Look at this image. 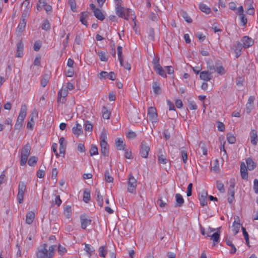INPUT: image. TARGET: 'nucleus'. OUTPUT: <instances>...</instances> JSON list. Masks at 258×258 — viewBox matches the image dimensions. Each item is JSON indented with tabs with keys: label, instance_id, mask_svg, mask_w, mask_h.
<instances>
[{
	"label": "nucleus",
	"instance_id": "nucleus-56",
	"mask_svg": "<svg viewBox=\"0 0 258 258\" xmlns=\"http://www.w3.org/2000/svg\"><path fill=\"white\" fill-rule=\"evenodd\" d=\"M117 55H118V58L119 62H121L122 61V47L120 46H118L117 47Z\"/></svg>",
	"mask_w": 258,
	"mask_h": 258
},
{
	"label": "nucleus",
	"instance_id": "nucleus-30",
	"mask_svg": "<svg viewBox=\"0 0 258 258\" xmlns=\"http://www.w3.org/2000/svg\"><path fill=\"white\" fill-rule=\"evenodd\" d=\"M95 195L97 196L96 201L98 205L100 207H102L103 204V199L102 196L100 195V191L98 189H96L95 191Z\"/></svg>",
	"mask_w": 258,
	"mask_h": 258
},
{
	"label": "nucleus",
	"instance_id": "nucleus-5",
	"mask_svg": "<svg viewBox=\"0 0 258 258\" xmlns=\"http://www.w3.org/2000/svg\"><path fill=\"white\" fill-rule=\"evenodd\" d=\"M150 150L149 144L145 141L141 142L140 146V154L142 157L147 158Z\"/></svg>",
	"mask_w": 258,
	"mask_h": 258
},
{
	"label": "nucleus",
	"instance_id": "nucleus-33",
	"mask_svg": "<svg viewBox=\"0 0 258 258\" xmlns=\"http://www.w3.org/2000/svg\"><path fill=\"white\" fill-rule=\"evenodd\" d=\"M115 145L118 150H124V146L125 144L123 143L122 140L117 138L115 141Z\"/></svg>",
	"mask_w": 258,
	"mask_h": 258
},
{
	"label": "nucleus",
	"instance_id": "nucleus-11",
	"mask_svg": "<svg viewBox=\"0 0 258 258\" xmlns=\"http://www.w3.org/2000/svg\"><path fill=\"white\" fill-rule=\"evenodd\" d=\"M68 94V89L63 88L60 89L58 92L57 101L61 103L62 104L64 103L66 101V97L67 96Z\"/></svg>",
	"mask_w": 258,
	"mask_h": 258
},
{
	"label": "nucleus",
	"instance_id": "nucleus-1",
	"mask_svg": "<svg viewBox=\"0 0 258 258\" xmlns=\"http://www.w3.org/2000/svg\"><path fill=\"white\" fill-rule=\"evenodd\" d=\"M107 138L106 132L105 130L102 131L100 137V145L101 154L105 157L109 155V147L106 141Z\"/></svg>",
	"mask_w": 258,
	"mask_h": 258
},
{
	"label": "nucleus",
	"instance_id": "nucleus-29",
	"mask_svg": "<svg viewBox=\"0 0 258 258\" xmlns=\"http://www.w3.org/2000/svg\"><path fill=\"white\" fill-rule=\"evenodd\" d=\"M246 163L247 164V169L249 170H252L255 167V164L252 159L248 158L246 160Z\"/></svg>",
	"mask_w": 258,
	"mask_h": 258
},
{
	"label": "nucleus",
	"instance_id": "nucleus-36",
	"mask_svg": "<svg viewBox=\"0 0 258 258\" xmlns=\"http://www.w3.org/2000/svg\"><path fill=\"white\" fill-rule=\"evenodd\" d=\"M49 79V76L48 74H45L43 75L41 79V85L43 87H45Z\"/></svg>",
	"mask_w": 258,
	"mask_h": 258
},
{
	"label": "nucleus",
	"instance_id": "nucleus-24",
	"mask_svg": "<svg viewBox=\"0 0 258 258\" xmlns=\"http://www.w3.org/2000/svg\"><path fill=\"white\" fill-rule=\"evenodd\" d=\"M37 115L36 112H32L30 114V120L28 122L27 124V127L30 129H33L34 125V117L36 115Z\"/></svg>",
	"mask_w": 258,
	"mask_h": 258
},
{
	"label": "nucleus",
	"instance_id": "nucleus-45",
	"mask_svg": "<svg viewBox=\"0 0 258 258\" xmlns=\"http://www.w3.org/2000/svg\"><path fill=\"white\" fill-rule=\"evenodd\" d=\"M105 246H101L99 247L98 252L100 256L105 257L107 253V250L105 249Z\"/></svg>",
	"mask_w": 258,
	"mask_h": 258
},
{
	"label": "nucleus",
	"instance_id": "nucleus-21",
	"mask_svg": "<svg viewBox=\"0 0 258 258\" xmlns=\"http://www.w3.org/2000/svg\"><path fill=\"white\" fill-rule=\"evenodd\" d=\"M240 174L241 178L243 179H246L248 178L247 169L244 162L240 164Z\"/></svg>",
	"mask_w": 258,
	"mask_h": 258
},
{
	"label": "nucleus",
	"instance_id": "nucleus-19",
	"mask_svg": "<svg viewBox=\"0 0 258 258\" xmlns=\"http://www.w3.org/2000/svg\"><path fill=\"white\" fill-rule=\"evenodd\" d=\"M207 192L205 191H203L199 194V200L200 201V205L203 207L207 205Z\"/></svg>",
	"mask_w": 258,
	"mask_h": 258
},
{
	"label": "nucleus",
	"instance_id": "nucleus-31",
	"mask_svg": "<svg viewBox=\"0 0 258 258\" xmlns=\"http://www.w3.org/2000/svg\"><path fill=\"white\" fill-rule=\"evenodd\" d=\"M94 16L99 20L103 21L104 19V16L102 12L99 9H96L93 12Z\"/></svg>",
	"mask_w": 258,
	"mask_h": 258
},
{
	"label": "nucleus",
	"instance_id": "nucleus-42",
	"mask_svg": "<svg viewBox=\"0 0 258 258\" xmlns=\"http://www.w3.org/2000/svg\"><path fill=\"white\" fill-rule=\"evenodd\" d=\"M98 55L101 61H107L108 60V57L107 56L106 53L105 51H99L98 52Z\"/></svg>",
	"mask_w": 258,
	"mask_h": 258
},
{
	"label": "nucleus",
	"instance_id": "nucleus-3",
	"mask_svg": "<svg viewBox=\"0 0 258 258\" xmlns=\"http://www.w3.org/2000/svg\"><path fill=\"white\" fill-rule=\"evenodd\" d=\"M31 149V147L28 143L22 147L20 161L21 166H24L26 164L30 154Z\"/></svg>",
	"mask_w": 258,
	"mask_h": 258
},
{
	"label": "nucleus",
	"instance_id": "nucleus-52",
	"mask_svg": "<svg viewBox=\"0 0 258 258\" xmlns=\"http://www.w3.org/2000/svg\"><path fill=\"white\" fill-rule=\"evenodd\" d=\"M90 153L91 156L98 154V148L95 145H92L91 146Z\"/></svg>",
	"mask_w": 258,
	"mask_h": 258
},
{
	"label": "nucleus",
	"instance_id": "nucleus-55",
	"mask_svg": "<svg viewBox=\"0 0 258 258\" xmlns=\"http://www.w3.org/2000/svg\"><path fill=\"white\" fill-rule=\"evenodd\" d=\"M181 156L184 163H186L187 160V153L185 150H182L181 151Z\"/></svg>",
	"mask_w": 258,
	"mask_h": 258
},
{
	"label": "nucleus",
	"instance_id": "nucleus-18",
	"mask_svg": "<svg viewBox=\"0 0 258 258\" xmlns=\"http://www.w3.org/2000/svg\"><path fill=\"white\" fill-rule=\"evenodd\" d=\"M64 141H65V140L63 137H61L59 140V155H60V156L62 155L63 157L64 156V154H65V152H66V146H67V144H66V143H65Z\"/></svg>",
	"mask_w": 258,
	"mask_h": 258
},
{
	"label": "nucleus",
	"instance_id": "nucleus-22",
	"mask_svg": "<svg viewBox=\"0 0 258 258\" xmlns=\"http://www.w3.org/2000/svg\"><path fill=\"white\" fill-rule=\"evenodd\" d=\"M176 203L175 204V207H181L184 203V199L182 196L179 194H176L175 195Z\"/></svg>",
	"mask_w": 258,
	"mask_h": 258
},
{
	"label": "nucleus",
	"instance_id": "nucleus-2",
	"mask_svg": "<svg viewBox=\"0 0 258 258\" xmlns=\"http://www.w3.org/2000/svg\"><path fill=\"white\" fill-rule=\"evenodd\" d=\"M27 107L25 104L21 106L20 111L17 118L16 124H15V129L19 130L22 126L24 120L26 116Z\"/></svg>",
	"mask_w": 258,
	"mask_h": 258
},
{
	"label": "nucleus",
	"instance_id": "nucleus-17",
	"mask_svg": "<svg viewBox=\"0 0 258 258\" xmlns=\"http://www.w3.org/2000/svg\"><path fill=\"white\" fill-rule=\"evenodd\" d=\"M27 17H23V15H21V19L20 20V23L18 24V26L17 28V31L19 33H21L25 29L26 25V18Z\"/></svg>",
	"mask_w": 258,
	"mask_h": 258
},
{
	"label": "nucleus",
	"instance_id": "nucleus-6",
	"mask_svg": "<svg viewBox=\"0 0 258 258\" xmlns=\"http://www.w3.org/2000/svg\"><path fill=\"white\" fill-rule=\"evenodd\" d=\"M26 185L23 182H20L18 186V193L17 195V199L20 204L23 202L24 192L26 190Z\"/></svg>",
	"mask_w": 258,
	"mask_h": 258
},
{
	"label": "nucleus",
	"instance_id": "nucleus-50",
	"mask_svg": "<svg viewBox=\"0 0 258 258\" xmlns=\"http://www.w3.org/2000/svg\"><path fill=\"white\" fill-rule=\"evenodd\" d=\"M41 28L43 30L47 31L50 29V26L49 22L48 20H45L43 21L42 25Z\"/></svg>",
	"mask_w": 258,
	"mask_h": 258
},
{
	"label": "nucleus",
	"instance_id": "nucleus-58",
	"mask_svg": "<svg viewBox=\"0 0 258 258\" xmlns=\"http://www.w3.org/2000/svg\"><path fill=\"white\" fill-rule=\"evenodd\" d=\"M67 250L66 247H64V246H62L60 245H58V253H59V254L62 255L63 254H64L65 253L67 252Z\"/></svg>",
	"mask_w": 258,
	"mask_h": 258
},
{
	"label": "nucleus",
	"instance_id": "nucleus-51",
	"mask_svg": "<svg viewBox=\"0 0 258 258\" xmlns=\"http://www.w3.org/2000/svg\"><path fill=\"white\" fill-rule=\"evenodd\" d=\"M148 37L150 40L153 41L155 40V32L153 28H150L148 29Z\"/></svg>",
	"mask_w": 258,
	"mask_h": 258
},
{
	"label": "nucleus",
	"instance_id": "nucleus-25",
	"mask_svg": "<svg viewBox=\"0 0 258 258\" xmlns=\"http://www.w3.org/2000/svg\"><path fill=\"white\" fill-rule=\"evenodd\" d=\"M220 228H221L220 227L217 228V231L216 232H214L212 235H208V236L211 237V239L213 240V241L215 243H217L219 242L220 232V231H219V230Z\"/></svg>",
	"mask_w": 258,
	"mask_h": 258
},
{
	"label": "nucleus",
	"instance_id": "nucleus-39",
	"mask_svg": "<svg viewBox=\"0 0 258 258\" xmlns=\"http://www.w3.org/2000/svg\"><path fill=\"white\" fill-rule=\"evenodd\" d=\"M63 214L67 218H70L72 215V209L70 206L67 205L64 207Z\"/></svg>",
	"mask_w": 258,
	"mask_h": 258
},
{
	"label": "nucleus",
	"instance_id": "nucleus-61",
	"mask_svg": "<svg viewBox=\"0 0 258 258\" xmlns=\"http://www.w3.org/2000/svg\"><path fill=\"white\" fill-rule=\"evenodd\" d=\"M200 147L201 148L202 151V152H203V155H207V150L206 149V147L205 145V144L203 142H200Z\"/></svg>",
	"mask_w": 258,
	"mask_h": 258
},
{
	"label": "nucleus",
	"instance_id": "nucleus-9",
	"mask_svg": "<svg viewBox=\"0 0 258 258\" xmlns=\"http://www.w3.org/2000/svg\"><path fill=\"white\" fill-rule=\"evenodd\" d=\"M30 0H25L22 4V6L25 7L22 15L23 17H28L29 16L30 12L32 8V5L30 4Z\"/></svg>",
	"mask_w": 258,
	"mask_h": 258
},
{
	"label": "nucleus",
	"instance_id": "nucleus-63",
	"mask_svg": "<svg viewBox=\"0 0 258 258\" xmlns=\"http://www.w3.org/2000/svg\"><path fill=\"white\" fill-rule=\"evenodd\" d=\"M41 46V42L40 41H36L34 44V47H33L34 50L35 51H38V50H40Z\"/></svg>",
	"mask_w": 258,
	"mask_h": 258
},
{
	"label": "nucleus",
	"instance_id": "nucleus-20",
	"mask_svg": "<svg viewBox=\"0 0 258 258\" xmlns=\"http://www.w3.org/2000/svg\"><path fill=\"white\" fill-rule=\"evenodd\" d=\"M200 78L205 81H209L212 79L213 76L212 73H210L209 71H203L200 73Z\"/></svg>",
	"mask_w": 258,
	"mask_h": 258
},
{
	"label": "nucleus",
	"instance_id": "nucleus-49",
	"mask_svg": "<svg viewBox=\"0 0 258 258\" xmlns=\"http://www.w3.org/2000/svg\"><path fill=\"white\" fill-rule=\"evenodd\" d=\"M87 16V14L86 12H82L81 13V15L80 16V21L83 25H86V26L87 25V22L85 20Z\"/></svg>",
	"mask_w": 258,
	"mask_h": 258
},
{
	"label": "nucleus",
	"instance_id": "nucleus-62",
	"mask_svg": "<svg viewBox=\"0 0 258 258\" xmlns=\"http://www.w3.org/2000/svg\"><path fill=\"white\" fill-rule=\"evenodd\" d=\"M215 71H216L217 72V73H218L220 75H223V74H224L225 69L223 66H220L217 67L215 69Z\"/></svg>",
	"mask_w": 258,
	"mask_h": 258
},
{
	"label": "nucleus",
	"instance_id": "nucleus-28",
	"mask_svg": "<svg viewBox=\"0 0 258 258\" xmlns=\"http://www.w3.org/2000/svg\"><path fill=\"white\" fill-rule=\"evenodd\" d=\"M35 217V214L33 212L30 211L27 213L26 215V222L28 224L32 223Z\"/></svg>",
	"mask_w": 258,
	"mask_h": 258
},
{
	"label": "nucleus",
	"instance_id": "nucleus-23",
	"mask_svg": "<svg viewBox=\"0 0 258 258\" xmlns=\"http://www.w3.org/2000/svg\"><path fill=\"white\" fill-rule=\"evenodd\" d=\"M250 142L253 145H256L257 142V132L255 130H252L250 132Z\"/></svg>",
	"mask_w": 258,
	"mask_h": 258
},
{
	"label": "nucleus",
	"instance_id": "nucleus-41",
	"mask_svg": "<svg viewBox=\"0 0 258 258\" xmlns=\"http://www.w3.org/2000/svg\"><path fill=\"white\" fill-rule=\"evenodd\" d=\"M102 116L104 119H108L110 117V112L107 110L105 107H103L102 109Z\"/></svg>",
	"mask_w": 258,
	"mask_h": 258
},
{
	"label": "nucleus",
	"instance_id": "nucleus-32",
	"mask_svg": "<svg viewBox=\"0 0 258 258\" xmlns=\"http://www.w3.org/2000/svg\"><path fill=\"white\" fill-rule=\"evenodd\" d=\"M154 70L156 72V73L158 74L160 76L163 78H166L167 77L165 71L163 69L161 66H158V67L155 68V69H154Z\"/></svg>",
	"mask_w": 258,
	"mask_h": 258
},
{
	"label": "nucleus",
	"instance_id": "nucleus-8",
	"mask_svg": "<svg viewBox=\"0 0 258 258\" xmlns=\"http://www.w3.org/2000/svg\"><path fill=\"white\" fill-rule=\"evenodd\" d=\"M148 115L150 120H151L153 123H157L158 122V115L156 109L155 107H150L149 108L148 110Z\"/></svg>",
	"mask_w": 258,
	"mask_h": 258
},
{
	"label": "nucleus",
	"instance_id": "nucleus-12",
	"mask_svg": "<svg viewBox=\"0 0 258 258\" xmlns=\"http://www.w3.org/2000/svg\"><path fill=\"white\" fill-rule=\"evenodd\" d=\"M241 43L244 48H248L253 44V40L248 36H244L241 39Z\"/></svg>",
	"mask_w": 258,
	"mask_h": 258
},
{
	"label": "nucleus",
	"instance_id": "nucleus-34",
	"mask_svg": "<svg viewBox=\"0 0 258 258\" xmlns=\"http://www.w3.org/2000/svg\"><path fill=\"white\" fill-rule=\"evenodd\" d=\"M152 88L153 89L154 93L155 94H159L161 93V89L159 86V84L157 82H154L152 85Z\"/></svg>",
	"mask_w": 258,
	"mask_h": 258
},
{
	"label": "nucleus",
	"instance_id": "nucleus-44",
	"mask_svg": "<svg viewBox=\"0 0 258 258\" xmlns=\"http://www.w3.org/2000/svg\"><path fill=\"white\" fill-rule=\"evenodd\" d=\"M38 161V158L35 156H31L28 160V164L30 166H34Z\"/></svg>",
	"mask_w": 258,
	"mask_h": 258
},
{
	"label": "nucleus",
	"instance_id": "nucleus-54",
	"mask_svg": "<svg viewBox=\"0 0 258 258\" xmlns=\"http://www.w3.org/2000/svg\"><path fill=\"white\" fill-rule=\"evenodd\" d=\"M105 180L108 182H112L113 180V178L111 176V175L109 174V171L108 170H106L105 172Z\"/></svg>",
	"mask_w": 258,
	"mask_h": 258
},
{
	"label": "nucleus",
	"instance_id": "nucleus-26",
	"mask_svg": "<svg viewBox=\"0 0 258 258\" xmlns=\"http://www.w3.org/2000/svg\"><path fill=\"white\" fill-rule=\"evenodd\" d=\"M230 185L228 189V195H231V196H234L235 195V190H234V186H235V179L232 178L230 180Z\"/></svg>",
	"mask_w": 258,
	"mask_h": 258
},
{
	"label": "nucleus",
	"instance_id": "nucleus-14",
	"mask_svg": "<svg viewBox=\"0 0 258 258\" xmlns=\"http://www.w3.org/2000/svg\"><path fill=\"white\" fill-rule=\"evenodd\" d=\"M243 48V47L242 43L239 41H237L236 43L233 45L232 49L234 51L236 58H238L240 56L241 50Z\"/></svg>",
	"mask_w": 258,
	"mask_h": 258
},
{
	"label": "nucleus",
	"instance_id": "nucleus-10",
	"mask_svg": "<svg viewBox=\"0 0 258 258\" xmlns=\"http://www.w3.org/2000/svg\"><path fill=\"white\" fill-rule=\"evenodd\" d=\"M157 156L158 161L160 163L165 164L167 163L168 160L166 158V153L163 148H159Z\"/></svg>",
	"mask_w": 258,
	"mask_h": 258
},
{
	"label": "nucleus",
	"instance_id": "nucleus-60",
	"mask_svg": "<svg viewBox=\"0 0 258 258\" xmlns=\"http://www.w3.org/2000/svg\"><path fill=\"white\" fill-rule=\"evenodd\" d=\"M92 124L88 121H86L85 123V130L86 131L91 132L92 130Z\"/></svg>",
	"mask_w": 258,
	"mask_h": 258
},
{
	"label": "nucleus",
	"instance_id": "nucleus-59",
	"mask_svg": "<svg viewBox=\"0 0 258 258\" xmlns=\"http://www.w3.org/2000/svg\"><path fill=\"white\" fill-rule=\"evenodd\" d=\"M120 65L123 67L124 69L130 70L131 69V64L128 62H124L123 60V58L122 59L121 62H119Z\"/></svg>",
	"mask_w": 258,
	"mask_h": 258
},
{
	"label": "nucleus",
	"instance_id": "nucleus-37",
	"mask_svg": "<svg viewBox=\"0 0 258 258\" xmlns=\"http://www.w3.org/2000/svg\"><path fill=\"white\" fill-rule=\"evenodd\" d=\"M226 243L231 247V249L230 251V253L233 254L236 252V248L234 245L232 243V241L228 238L225 239Z\"/></svg>",
	"mask_w": 258,
	"mask_h": 258
},
{
	"label": "nucleus",
	"instance_id": "nucleus-46",
	"mask_svg": "<svg viewBox=\"0 0 258 258\" xmlns=\"http://www.w3.org/2000/svg\"><path fill=\"white\" fill-rule=\"evenodd\" d=\"M240 227V225L239 223H236L235 221L233 222L232 225V231L234 235H236L239 232Z\"/></svg>",
	"mask_w": 258,
	"mask_h": 258
},
{
	"label": "nucleus",
	"instance_id": "nucleus-40",
	"mask_svg": "<svg viewBox=\"0 0 258 258\" xmlns=\"http://www.w3.org/2000/svg\"><path fill=\"white\" fill-rule=\"evenodd\" d=\"M83 201L85 203H88L90 200V190L87 188L84 190Z\"/></svg>",
	"mask_w": 258,
	"mask_h": 258
},
{
	"label": "nucleus",
	"instance_id": "nucleus-13",
	"mask_svg": "<svg viewBox=\"0 0 258 258\" xmlns=\"http://www.w3.org/2000/svg\"><path fill=\"white\" fill-rule=\"evenodd\" d=\"M81 225L83 229H86L87 226L91 224L92 220L86 215L80 216Z\"/></svg>",
	"mask_w": 258,
	"mask_h": 258
},
{
	"label": "nucleus",
	"instance_id": "nucleus-4",
	"mask_svg": "<svg viewBox=\"0 0 258 258\" xmlns=\"http://www.w3.org/2000/svg\"><path fill=\"white\" fill-rule=\"evenodd\" d=\"M116 15L122 18H124L125 20H128V16L130 12V9H125L124 7L121 6V2L119 4H116Z\"/></svg>",
	"mask_w": 258,
	"mask_h": 258
},
{
	"label": "nucleus",
	"instance_id": "nucleus-16",
	"mask_svg": "<svg viewBox=\"0 0 258 258\" xmlns=\"http://www.w3.org/2000/svg\"><path fill=\"white\" fill-rule=\"evenodd\" d=\"M47 244H43V248L39 250L37 253V258H47L48 257V250L46 249Z\"/></svg>",
	"mask_w": 258,
	"mask_h": 258
},
{
	"label": "nucleus",
	"instance_id": "nucleus-43",
	"mask_svg": "<svg viewBox=\"0 0 258 258\" xmlns=\"http://www.w3.org/2000/svg\"><path fill=\"white\" fill-rule=\"evenodd\" d=\"M216 187L221 193H224L225 191L223 183L220 180L216 181Z\"/></svg>",
	"mask_w": 258,
	"mask_h": 258
},
{
	"label": "nucleus",
	"instance_id": "nucleus-57",
	"mask_svg": "<svg viewBox=\"0 0 258 258\" xmlns=\"http://www.w3.org/2000/svg\"><path fill=\"white\" fill-rule=\"evenodd\" d=\"M159 60H160V58L158 56H156L154 58V59L152 61V63L154 65V69L158 67V66H161L159 63Z\"/></svg>",
	"mask_w": 258,
	"mask_h": 258
},
{
	"label": "nucleus",
	"instance_id": "nucleus-47",
	"mask_svg": "<svg viewBox=\"0 0 258 258\" xmlns=\"http://www.w3.org/2000/svg\"><path fill=\"white\" fill-rule=\"evenodd\" d=\"M180 15L183 18L184 20L187 23H191L192 19L188 15L187 13L185 11H182L180 12Z\"/></svg>",
	"mask_w": 258,
	"mask_h": 258
},
{
	"label": "nucleus",
	"instance_id": "nucleus-35",
	"mask_svg": "<svg viewBox=\"0 0 258 258\" xmlns=\"http://www.w3.org/2000/svg\"><path fill=\"white\" fill-rule=\"evenodd\" d=\"M85 247H84V250L89 255H91L93 254L94 251L95 249L93 248V247L90 244H87L86 243H84Z\"/></svg>",
	"mask_w": 258,
	"mask_h": 258
},
{
	"label": "nucleus",
	"instance_id": "nucleus-53",
	"mask_svg": "<svg viewBox=\"0 0 258 258\" xmlns=\"http://www.w3.org/2000/svg\"><path fill=\"white\" fill-rule=\"evenodd\" d=\"M55 245H51L49 247V249L48 250V257L47 258H52L54 253V249H55Z\"/></svg>",
	"mask_w": 258,
	"mask_h": 258
},
{
	"label": "nucleus",
	"instance_id": "nucleus-15",
	"mask_svg": "<svg viewBox=\"0 0 258 258\" xmlns=\"http://www.w3.org/2000/svg\"><path fill=\"white\" fill-rule=\"evenodd\" d=\"M24 44L22 40H20L17 43V52L16 57H22L24 53Z\"/></svg>",
	"mask_w": 258,
	"mask_h": 258
},
{
	"label": "nucleus",
	"instance_id": "nucleus-48",
	"mask_svg": "<svg viewBox=\"0 0 258 258\" xmlns=\"http://www.w3.org/2000/svg\"><path fill=\"white\" fill-rule=\"evenodd\" d=\"M227 140L229 144H232L235 143L236 139L233 135L228 134L227 135Z\"/></svg>",
	"mask_w": 258,
	"mask_h": 258
},
{
	"label": "nucleus",
	"instance_id": "nucleus-38",
	"mask_svg": "<svg viewBox=\"0 0 258 258\" xmlns=\"http://www.w3.org/2000/svg\"><path fill=\"white\" fill-rule=\"evenodd\" d=\"M200 10L207 14H209L211 12V9L205 4H200L199 5Z\"/></svg>",
	"mask_w": 258,
	"mask_h": 258
},
{
	"label": "nucleus",
	"instance_id": "nucleus-64",
	"mask_svg": "<svg viewBox=\"0 0 258 258\" xmlns=\"http://www.w3.org/2000/svg\"><path fill=\"white\" fill-rule=\"evenodd\" d=\"M253 190L256 194H258V179H255L253 181Z\"/></svg>",
	"mask_w": 258,
	"mask_h": 258
},
{
	"label": "nucleus",
	"instance_id": "nucleus-7",
	"mask_svg": "<svg viewBox=\"0 0 258 258\" xmlns=\"http://www.w3.org/2000/svg\"><path fill=\"white\" fill-rule=\"evenodd\" d=\"M137 186V180L135 177L130 175L128 178V187L127 191L131 193H134L136 190Z\"/></svg>",
	"mask_w": 258,
	"mask_h": 258
},
{
	"label": "nucleus",
	"instance_id": "nucleus-27",
	"mask_svg": "<svg viewBox=\"0 0 258 258\" xmlns=\"http://www.w3.org/2000/svg\"><path fill=\"white\" fill-rule=\"evenodd\" d=\"M72 131L73 133L77 136L82 134L83 133V130L81 125L77 123L76 124V126H74L73 127Z\"/></svg>",
	"mask_w": 258,
	"mask_h": 258
}]
</instances>
